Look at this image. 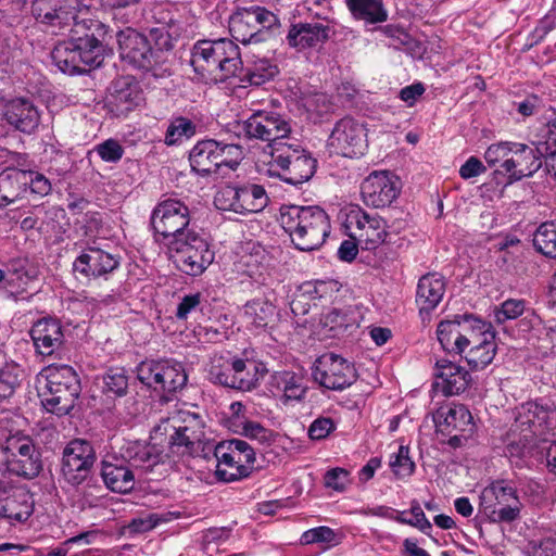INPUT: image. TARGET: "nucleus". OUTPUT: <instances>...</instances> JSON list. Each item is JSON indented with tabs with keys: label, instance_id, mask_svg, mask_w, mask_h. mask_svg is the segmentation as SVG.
I'll return each instance as SVG.
<instances>
[{
	"label": "nucleus",
	"instance_id": "nucleus-42",
	"mask_svg": "<svg viewBox=\"0 0 556 556\" xmlns=\"http://www.w3.org/2000/svg\"><path fill=\"white\" fill-rule=\"evenodd\" d=\"M8 468L11 472L16 476L24 477L26 479H33L37 477L42 469V462L39 451L36 446L29 452H24L17 457L13 458L8 463Z\"/></svg>",
	"mask_w": 556,
	"mask_h": 556
},
{
	"label": "nucleus",
	"instance_id": "nucleus-34",
	"mask_svg": "<svg viewBox=\"0 0 556 556\" xmlns=\"http://www.w3.org/2000/svg\"><path fill=\"white\" fill-rule=\"evenodd\" d=\"M217 141L206 139L197 142L189 153V162L193 172L200 176H208L219 172Z\"/></svg>",
	"mask_w": 556,
	"mask_h": 556
},
{
	"label": "nucleus",
	"instance_id": "nucleus-60",
	"mask_svg": "<svg viewBox=\"0 0 556 556\" xmlns=\"http://www.w3.org/2000/svg\"><path fill=\"white\" fill-rule=\"evenodd\" d=\"M23 369L13 361L0 363V380L20 387Z\"/></svg>",
	"mask_w": 556,
	"mask_h": 556
},
{
	"label": "nucleus",
	"instance_id": "nucleus-14",
	"mask_svg": "<svg viewBox=\"0 0 556 556\" xmlns=\"http://www.w3.org/2000/svg\"><path fill=\"white\" fill-rule=\"evenodd\" d=\"M484 320L473 315L455 316L453 320H442L437 327V337L442 349L450 355L463 356L466 349L475 341V333H481Z\"/></svg>",
	"mask_w": 556,
	"mask_h": 556
},
{
	"label": "nucleus",
	"instance_id": "nucleus-27",
	"mask_svg": "<svg viewBox=\"0 0 556 556\" xmlns=\"http://www.w3.org/2000/svg\"><path fill=\"white\" fill-rule=\"evenodd\" d=\"M492 325L484 321L481 333H475V341L466 349L464 357L472 370H482L492 363L496 354L495 333Z\"/></svg>",
	"mask_w": 556,
	"mask_h": 556
},
{
	"label": "nucleus",
	"instance_id": "nucleus-36",
	"mask_svg": "<svg viewBox=\"0 0 556 556\" xmlns=\"http://www.w3.org/2000/svg\"><path fill=\"white\" fill-rule=\"evenodd\" d=\"M244 316L251 327L265 330L278 320L276 306L266 299H254L244 305Z\"/></svg>",
	"mask_w": 556,
	"mask_h": 556
},
{
	"label": "nucleus",
	"instance_id": "nucleus-29",
	"mask_svg": "<svg viewBox=\"0 0 556 556\" xmlns=\"http://www.w3.org/2000/svg\"><path fill=\"white\" fill-rule=\"evenodd\" d=\"M330 30L329 25L319 22H299L289 27L286 40L289 47L303 51L326 42Z\"/></svg>",
	"mask_w": 556,
	"mask_h": 556
},
{
	"label": "nucleus",
	"instance_id": "nucleus-5",
	"mask_svg": "<svg viewBox=\"0 0 556 556\" xmlns=\"http://www.w3.org/2000/svg\"><path fill=\"white\" fill-rule=\"evenodd\" d=\"M38 379V395L43 408L56 416H65L74 408L79 397L80 381L68 365H50Z\"/></svg>",
	"mask_w": 556,
	"mask_h": 556
},
{
	"label": "nucleus",
	"instance_id": "nucleus-33",
	"mask_svg": "<svg viewBox=\"0 0 556 556\" xmlns=\"http://www.w3.org/2000/svg\"><path fill=\"white\" fill-rule=\"evenodd\" d=\"M101 477L108 489L117 493H128L135 488V472L122 458L115 462L103 460Z\"/></svg>",
	"mask_w": 556,
	"mask_h": 556
},
{
	"label": "nucleus",
	"instance_id": "nucleus-17",
	"mask_svg": "<svg viewBox=\"0 0 556 556\" xmlns=\"http://www.w3.org/2000/svg\"><path fill=\"white\" fill-rule=\"evenodd\" d=\"M190 212L179 200L167 199L159 203L151 216L154 231L167 241L181 239L189 230Z\"/></svg>",
	"mask_w": 556,
	"mask_h": 556
},
{
	"label": "nucleus",
	"instance_id": "nucleus-54",
	"mask_svg": "<svg viewBox=\"0 0 556 556\" xmlns=\"http://www.w3.org/2000/svg\"><path fill=\"white\" fill-rule=\"evenodd\" d=\"M526 312L523 300L508 299L494 308V319L497 324H504L509 319H516Z\"/></svg>",
	"mask_w": 556,
	"mask_h": 556
},
{
	"label": "nucleus",
	"instance_id": "nucleus-48",
	"mask_svg": "<svg viewBox=\"0 0 556 556\" xmlns=\"http://www.w3.org/2000/svg\"><path fill=\"white\" fill-rule=\"evenodd\" d=\"M533 244L545 256L556 258V223H543L534 233Z\"/></svg>",
	"mask_w": 556,
	"mask_h": 556
},
{
	"label": "nucleus",
	"instance_id": "nucleus-58",
	"mask_svg": "<svg viewBox=\"0 0 556 556\" xmlns=\"http://www.w3.org/2000/svg\"><path fill=\"white\" fill-rule=\"evenodd\" d=\"M27 190L31 193L45 197L51 192V184L42 174L33 170H26Z\"/></svg>",
	"mask_w": 556,
	"mask_h": 556
},
{
	"label": "nucleus",
	"instance_id": "nucleus-39",
	"mask_svg": "<svg viewBox=\"0 0 556 556\" xmlns=\"http://www.w3.org/2000/svg\"><path fill=\"white\" fill-rule=\"evenodd\" d=\"M123 459L132 470H150L160 463L161 452L155 445L135 442L126 447Z\"/></svg>",
	"mask_w": 556,
	"mask_h": 556
},
{
	"label": "nucleus",
	"instance_id": "nucleus-46",
	"mask_svg": "<svg viewBox=\"0 0 556 556\" xmlns=\"http://www.w3.org/2000/svg\"><path fill=\"white\" fill-rule=\"evenodd\" d=\"M238 357L229 359L218 358L213 362L208 370V378L215 384L235 389L236 374L233 371Z\"/></svg>",
	"mask_w": 556,
	"mask_h": 556
},
{
	"label": "nucleus",
	"instance_id": "nucleus-32",
	"mask_svg": "<svg viewBox=\"0 0 556 556\" xmlns=\"http://www.w3.org/2000/svg\"><path fill=\"white\" fill-rule=\"evenodd\" d=\"M30 337L36 351L43 356H50L63 343V331L55 318L39 319L30 329Z\"/></svg>",
	"mask_w": 556,
	"mask_h": 556
},
{
	"label": "nucleus",
	"instance_id": "nucleus-12",
	"mask_svg": "<svg viewBox=\"0 0 556 556\" xmlns=\"http://www.w3.org/2000/svg\"><path fill=\"white\" fill-rule=\"evenodd\" d=\"M137 377L149 388L162 392L166 401L181 390L188 380L180 363L172 361H144L137 367Z\"/></svg>",
	"mask_w": 556,
	"mask_h": 556
},
{
	"label": "nucleus",
	"instance_id": "nucleus-35",
	"mask_svg": "<svg viewBox=\"0 0 556 556\" xmlns=\"http://www.w3.org/2000/svg\"><path fill=\"white\" fill-rule=\"evenodd\" d=\"M26 192V169L8 167L0 173V207L20 200Z\"/></svg>",
	"mask_w": 556,
	"mask_h": 556
},
{
	"label": "nucleus",
	"instance_id": "nucleus-21",
	"mask_svg": "<svg viewBox=\"0 0 556 556\" xmlns=\"http://www.w3.org/2000/svg\"><path fill=\"white\" fill-rule=\"evenodd\" d=\"M94 462L92 444L84 439H74L63 448L62 476L70 484L79 485L87 479Z\"/></svg>",
	"mask_w": 556,
	"mask_h": 556
},
{
	"label": "nucleus",
	"instance_id": "nucleus-22",
	"mask_svg": "<svg viewBox=\"0 0 556 556\" xmlns=\"http://www.w3.org/2000/svg\"><path fill=\"white\" fill-rule=\"evenodd\" d=\"M119 266V256L99 245L87 247L73 263L77 277L87 280L106 278Z\"/></svg>",
	"mask_w": 556,
	"mask_h": 556
},
{
	"label": "nucleus",
	"instance_id": "nucleus-53",
	"mask_svg": "<svg viewBox=\"0 0 556 556\" xmlns=\"http://www.w3.org/2000/svg\"><path fill=\"white\" fill-rule=\"evenodd\" d=\"M218 445L223 446L226 451L233 455L236 459L247 466H250L255 462V453L253 448L243 440L232 439L223 441L218 443Z\"/></svg>",
	"mask_w": 556,
	"mask_h": 556
},
{
	"label": "nucleus",
	"instance_id": "nucleus-9",
	"mask_svg": "<svg viewBox=\"0 0 556 556\" xmlns=\"http://www.w3.org/2000/svg\"><path fill=\"white\" fill-rule=\"evenodd\" d=\"M169 257L186 275L200 276L214 261V252L205 238L188 230L181 239L166 241Z\"/></svg>",
	"mask_w": 556,
	"mask_h": 556
},
{
	"label": "nucleus",
	"instance_id": "nucleus-15",
	"mask_svg": "<svg viewBox=\"0 0 556 556\" xmlns=\"http://www.w3.org/2000/svg\"><path fill=\"white\" fill-rule=\"evenodd\" d=\"M242 130L249 139L270 142L271 151L281 148L290 132L291 125L279 113L267 110H255L243 122Z\"/></svg>",
	"mask_w": 556,
	"mask_h": 556
},
{
	"label": "nucleus",
	"instance_id": "nucleus-19",
	"mask_svg": "<svg viewBox=\"0 0 556 556\" xmlns=\"http://www.w3.org/2000/svg\"><path fill=\"white\" fill-rule=\"evenodd\" d=\"M268 202L269 198L264 187L256 184L227 187L215 198L219 210H228L243 215L263 211Z\"/></svg>",
	"mask_w": 556,
	"mask_h": 556
},
{
	"label": "nucleus",
	"instance_id": "nucleus-56",
	"mask_svg": "<svg viewBox=\"0 0 556 556\" xmlns=\"http://www.w3.org/2000/svg\"><path fill=\"white\" fill-rule=\"evenodd\" d=\"M94 151L101 160L109 163L118 162L124 154L123 147L114 139H108L102 143L97 144Z\"/></svg>",
	"mask_w": 556,
	"mask_h": 556
},
{
	"label": "nucleus",
	"instance_id": "nucleus-49",
	"mask_svg": "<svg viewBox=\"0 0 556 556\" xmlns=\"http://www.w3.org/2000/svg\"><path fill=\"white\" fill-rule=\"evenodd\" d=\"M35 444L28 435H24L20 431L10 433L1 443V451L5 455L7 464L13 460L24 452H29L34 448Z\"/></svg>",
	"mask_w": 556,
	"mask_h": 556
},
{
	"label": "nucleus",
	"instance_id": "nucleus-50",
	"mask_svg": "<svg viewBox=\"0 0 556 556\" xmlns=\"http://www.w3.org/2000/svg\"><path fill=\"white\" fill-rule=\"evenodd\" d=\"M103 392L115 396H124L128 390V376L124 368H110L102 377Z\"/></svg>",
	"mask_w": 556,
	"mask_h": 556
},
{
	"label": "nucleus",
	"instance_id": "nucleus-62",
	"mask_svg": "<svg viewBox=\"0 0 556 556\" xmlns=\"http://www.w3.org/2000/svg\"><path fill=\"white\" fill-rule=\"evenodd\" d=\"M349 483V471L342 468H333L325 475V485L336 491H343Z\"/></svg>",
	"mask_w": 556,
	"mask_h": 556
},
{
	"label": "nucleus",
	"instance_id": "nucleus-59",
	"mask_svg": "<svg viewBox=\"0 0 556 556\" xmlns=\"http://www.w3.org/2000/svg\"><path fill=\"white\" fill-rule=\"evenodd\" d=\"M336 429V424L330 417H318L308 428V437L312 440L326 439Z\"/></svg>",
	"mask_w": 556,
	"mask_h": 556
},
{
	"label": "nucleus",
	"instance_id": "nucleus-64",
	"mask_svg": "<svg viewBox=\"0 0 556 556\" xmlns=\"http://www.w3.org/2000/svg\"><path fill=\"white\" fill-rule=\"evenodd\" d=\"M517 112L523 117L532 116L542 108V100L535 94H529L516 103Z\"/></svg>",
	"mask_w": 556,
	"mask_h": 556
},
{
	"label": "nucleus",
	"instance_id": "nucleus-45",
	"mask_svg": "<svg viewBox=\"0 0 556 556\" xmlns=\"http://www.w3.org/2000/svg\"><path fill=\"white\" fill-rule=\"evenodd\" d=\"M510 151L511 141H501L491 144L484 152V160L491 167H497L496 172L507 176L510 182Z\"/></svg>",
	"mask_w": 556,
	"mask_h": 556
},
{
	"label": "nucleus",
	"instance_id": "nucleus-3",
	"mask_svg": "<svg viewBox=\"0 0 556 556\" xmlns=\"http://www.w3.org/2000/svg\"><path fill=\"white\" fill-rule=\"evenodd\" d=\"M190 64L205 83L225 81L242 71L240 49L229 39L198 41Z\"/></svg>",
	"mask_w": 556,
	"mask_h": 556
},
{
	"label": "nucleus",
	"instance_id": "nucleus-11",
	"mask_svg": "<svg viewBox=\"0 0 556 556\" xmlns=\"http://www.w3.org/2000/svg\"><path fill=\"white\" fill-rule=\"evenodd\" d=\"M164 430H173L169 435L168 446L172 453L177 455H191L195 446L204 437V422L202 417L189 409H178L162 422Z\"/></svg>",
	"mask_w": 556,
	"mask_h": 556
},
{
	"label": "nucleus",
	"instance_id": "nucleus-52",
	"mask_svg": "<svg viewBox=\"0 0 556 556\" xmlns=\"http://www.w3.org/2000/svg\"><path fill=\"white\" fill-rule=\"evenodd\" d=\"M217 151L219 170L223 167H227L228 169L233 170L243 159L242 148L238 144H229L217 141Z\"/></svg>",
	"mask_w": 556,
	"mask_h": 556
},
{
	"label": "nucleus",
	"instance_id": "nucleus-61",
	"mask_svg": "<svg viewBox=\"0 0 556 556\" xmlns=\"http://www.w3.org/2000/svg\"><path fill=\"white\" fill-rule=\"evenodd\" d=\"M304 108L308 112H314L318 115H323L330 110V101L325 93H313L304 99Z\"/></svg>",
	"mask_w": 556,
	"mask_h": 556
},
{
	"label": "nucleus",
	"instance_id": "nucleus-51",
	"mask_svg": "<svg viewBox=\"0 0 556 556\" xmlns=\"http://www.w3.org/2000/svg\"><path fill=\"white\" fill-rule=\"evenodd\" d=\"M409 513L412 517H405V511L399 513L394 520L403 523V525H409L412 527L417 528L421 532L426 534H430V530L432 529L431 522L427 519L420 504L417 501H413L410 504Z\"/></svg>",
	"mask_w": 556,
	"mask_h": 556
},
{
	"label": "nucleus",
	"instance_id": "nucleus-2",
	"mask_svg": "<svg viewBox=\"0 0 556 556\" xmlns=\"http://www.w3.org/2000/svg\"><path fill=\"white\" fill-rule=\"evenodd\" d=\"M279 224L293 245L305 252L319 249L331 229L328 214L316 205H283Z\"/></svg>",
	"mask_w": 556,
	"mask_h": 556
},
{
	"label": "nucleus",
	"instance_id": "nucleus-10",
	"mask_svg": "<svg viewBox=\"0 0 556 556\" xmlns=\"http://www.w3.org/2000/svg\"><path fill=\"white\" fill-rule=\"evenodd\" d=\"M271 162L268 173L287 184L296 186L312 178L316 161L304 153L299 144H285L270 152Z\"/></svg>",
	"mask_w": 556,
	"mask_h": 556
},
{
	"label": "nucleus",
	"instance_id": "nucleus-20",
	"mask_svg": "<svg viewBox=\"0 0 556 556\" xmlns=\"http://www.w3.org/2000/svg\"><path fill=\"white\" fill-rule=\"evenodd\" d=\"M330 153L345 157L363 155L367 148L365 126L352 117L338 121L328 138Z\"/></svg>",
	"mask_w": 556,
	"mask_h": 556
},
{
	"label": "nucleus",
	"instance_id": "nucleus-26",
	"mask_svg": "<svg viewBox=\"0 0 556 556\" xmlns=\"http://www.w3.org/2000/svg\"><path fill=\"white\" fill-rule=\"evenodd\" d=\"M31 13L40 23L63 27L76 22V0H34Z\"/></svg>",
	"mask_w": 556,
	"mask_h": 556
},
{
	"label": "nucleus",
	"instance_id": "nucleus-23",
	"mask_svg": "<svg viewBox=\"0 0 556 556\" xmlns=\"http://www.w3.org/2000/svg\"><path fill=\"white\" fill-rule=\"evenodd\" d=\"M400 193L399 179L389 172H372L361 185V194L366 205L384 207Z\"/></svg>",
	"mask_w": 556,
	"mask_h": 556
},
{
	"label": "nucleus",
	"instance_id": "nucleus-41",
	"mask_svg": "<svg viewBox=\"0 0 556 556\" xmlns=\"http://www.w3.org/2000/svg\"><path fill=\"white\" fill-rule=\"evenodd\" d=\"M352 17L367 24H379L388 20L382 0H344Z\"/></svg>",
	"mask_w": 556,
	"mask_h": 556
},
{
	"label": "nucleus",
	"instance_id": "nucleus-1",
	"mask_svg": "<svg viewBox=\"0 0 556 556\" xmlns=\"http://www.w3.org/2000/svg\"><path fill=\"white\" fill-rule=\"evenodd\" d=\"M514 422L505 433V454L521 458L530 453L538 438L556 433V407L553 403L528 401L515 408Z\"/></svg>",
	"mask_w": 556,
	"mask_h": 556
},
{
	"label": "nucleus",
	"instance_id": "nucleus-4",
	"mask_svg": "<svg viewBox=\"0 0 556 556\" xmlns=\"http://www.w3.org/2000/svg\"><path fill=\"white\" fill-rule=\"evenodd\" d=\"M103 46L89 31L86 23L75 22L70 38L59 42L51 52L54 64L68 75L86 73L103 62Z\"/></svg>",
	"mask_w": 556,
	"mask_h": 556
},
{
	"label": "nucleus",
	"instance_id": "nucleus-63",
	"mask_svg": "<svg viewBox=\"0 0 556 556\" xmlns=\"http://www.w3.org/2000/svg\"><path fill=\"white\" fill-rule=\"evenodd\" d=\"M486 167L476 156H470L459 168V176L463 179H470L484 173Z\"/></svg>",
	"mask_w": 556,
	"mask_h": 556
},
{
	"label": "nucleus",
	"instance_id": "nucleus-47",
	"mask_svg": "<svg viewBox=\"0 0 556 556\" xmlns=\"http://www.w3.org/2000/svg\"><path fill=\"white\" fill-rule=\"evenodd\" d=\"M197 132V125L184 116L174 117L165 132L164 142L167 146H175L185 139H190Z\"/></svg>",
	"mask_w": 556,
	"mask_h": 556
},
{
	"label": "nucleus",
	"instance_id": "nucleus-57",
	"mask_svg": "<svg viewBox=\"0 0 556 556\" xmlns=\"http://www.w3.org/2000/svg\"><path fill=\"white\" fill-rule=\"evenodd\" d=\"M152 13H153V18H155V21L162 25V27H159V28H154L151 30L152 34L154 35H157L160 34L159 38L160 39H163L164 38V42L163 43H159V46H163L164 48L166 49H169L170 48V45L168 42V33L166 31L165 36H164V30H165V26H169L172 23H173V17L170 15V12L165 10L163 7L159 5V7H155L153 10H152Z\"/></svg>",
	"mask_w": 556,
	"mask_h": 556
},
{
	"label": "nucleus",
	"instance_id": "nucleus-8",
	"mask_svg": "<svg viewBox=\"0 0 556 556\" xmlns=\"http://www.w3.org/2000/svg\"><path fill=\"white\" fill-rule=\"evenodd\" d=\"M229 33L242 45L258 43L280 28L278 16L264 7L238 8L229 17Z\"/></svg>",
	"mask_w": 556,
	"mask_h": 556
},
{
	"label": "nucleus",
	"instance_id": "nucleus-13",
	"mask_svg": "<svg viewBox=\"0 0 556 556\" xmlns=\"http://www.w3.org/2000/svg\"><path fill=\"white\" fill-rule=\"evenodd\" d=\"M521 506L516 490L496 481L481 492L479 513L490 522H511L518 519Z\"/></svg>",
	"mask_w": 556,
	"mask_h": 556
},
{
	"label": "nucleus",
	"instance_id": "nucleus-28",
	"mask_svg": "<svg viewBox=\"0 0 556 556\" xmlns=\"http://www.w3.org/2000/svg\"><path fill=\"white\" fill-rule=\"evenodd\" d=\"M437 431L443 435L453 432H471L473 430L472 416L463 404L451 403L439 407L433 414Z\"/></svg>",
	"mask_w": 556,
	"mask_h": 556
},
{
	"label": "nucleus",
	"instance_id": "nucleus-6",
	"mask_svg": "<svg viewBox=\"0 0 556 556\" xmlns=\"http://www.w3.org/2000/svg\"><path fill=\"white\" fill-rule=\"evenodd\" d=\"M121 59L130 66L150 73L155 78L169 75L165 66L163 46L153 49L148 38L131 27L116 35Z\"/></svg>",
	"mask_w": 556,
	"mask_h": 556
},
{
	"label": "nucleus",
	"instance_id": "nucleus-18",
	"mask_svg": "<svg viewBox=\"0 0 556 556\" xmlns=\"http://www.w3.org/2000/svg\"><path fill=\"white\" fill-rule=\"evenodd\" d=\"M312 376L323 388L341 391L356 381L354 365L334 353H326L314 363Z\"/></svg>",
	"mask_w": 556,
	"mask_h": 556
},
{
	"label": "nucleus",
	"instance_id": "nucleus-24",
	"mask_svg": "<svg viewBox=\"0 0 556 556\" xmlns=\"http://www.w3.org/2000/svg\"><path fill=\"white\" fill-rule=\"evenodd\" d=\"M0 114L11 127L24 134L34 132L40 123L37 105L25 97L1 102Z\"/></svg>",
	"mask_w": 556,
	"mask_h": 556
},
{
	"label": "nucleus",
	"instance_id": "nucleus-40",
	"mask_svg": "<svg viewBox=\"0 0 556 556\" xmlns=\"http://www.w3.org/2000/svg\"><path fill=\"white\" fill-rule=\"evenodd\" d=\"M33 511L34 503L24 492L0 498V518H5L11 523L25 522L33 515Z\"/></svg>",
	"mask_w": 556,
	"mask_h": 556
},
{
	"label": "nucleus",
	"instance_id": "nucleus-43",
	"mask_svg": "<svg viewBox=\"0 0 556 556\" xmlns=\"http://www.w3.org/2000/svg\"><path fill=\"white\" fill-rule=\"evenodd\" d=\"M236 374L235 389L240 391H250L254 389L261 377L264 375V369L261 370V365L255 362L237 359V365L233 369Z\"/></svg>",
	"mask_w": 556,
	"mask_h": 556
},
{
	"label": "nucleus",
	"instance_id": "nucleus-7",
	"mask_svg": "<svg viewBox=\"0 0 556 556\" xmlns=\"http://www.w3.org/2000/svg\"><path fill=\"white\" fill-rule=\"evenodd\" d=\"M556 151V118L553 124L545 125L538 140L532 146L511 142L510 151V182L531 177L543 165L547 169L549 152Z\"/></svg>",
	"mask_w": 556,
	"mask_h": 556
},
{
	"label": "nucleus",
	"instance_id": "nucleus-16",
	"mask_svg": "<svg viewBox=\"0 0 556 556\" xmlns=\"http://www.w3.org/2000/svg\"><path fill=\"white\" fill-rule=\"evenodd\" d=\"M345 227L350 230V238L356 240L363 249L375 250L386 241L389 226L383 218L356 210L348 215ZM390 227L400 231L404 222L393 223Z\"/></svg>",
	"mask_w": 556,
	"mask_h": 556
},
{
	"label": "nucleus",
	"instance_id": "nucleus-44",
	"mask_svg": "<svg viewBox=\"0 0 556 556\" xmlns=\"http://www.w3.org/2000/svg\"><path fill=\"white\" fill-rule=\"evenodd\" d=\"M241 83L253 86H261L271 80L277 74V66L268 59H258L252 63L247 70H242Z\"/></svg>",
	"mask_w": 556,
	"mask_h": 556
},
{
	"label": "nucleus",
	"instance_id": "nucleus-38",
	"mask_svg": "<svg viewBox=\"0 0 556 556\" xmlns=\"http://www.w3.org/2000/svg\"><path fill=\"white\" fill-rule=\"evenodd\" d=\"M214 456L217 460L215 475L218 480L231 482L250 475V467L240 463L233 455L218 444L214 446Z\"/></svg>",
	"mask_w": 556,
	"mask_h": 556
},
{
	"label": "nucleus",
	"instance_id": "nucleus-55",
	"mask_svg": "<svg viewBox=\"0 0 556 556\" xmlns=\"http://www.w3.org/2000/svg\"><path fill=\"white\" fill-rule=\"evenodd\" d=\"M390 466L397 477L410 476L414 472L415 464L409 457V448L401 445L397 454L391 457Z\"/></svg>",
	"mask_w": 556,
	"mask_h": 556
},
{
	"label": "nucleus",
	"instance_id": "nucleus-37",
	"mask_svg": "<svg viewBox=\"0 0 556 556\" xmlns=\"http://www.w3.org/2000/svg\"><path fill=\"white\" fill-rule=\"evenodd\" d=\"M271 386L276 392L280 394L285 403L302 401L306 393L303 377L293 371L285 370L275 372L273 375Z\"/></svg>",
	"mask_w": 556,
	"mask_h": 556
},
{
	"label": "nucleus",
	"instance_id": "nucleus-25",
	"mask_svg": "<svg viewBox=\"0 0 556 556\" xmlns=\"http://www.w3.org/2000/svg\"><path fill=\"white\" fill-rule=\"evenodd\" d=\"M109 106L117 115H125L143 101L142 90L131 76H122L113 80L110 87Z\"/></svg>",
	"mask_w": 556,
	"mask_h": 556
},
{
	"label": "nucleus",
	"instance_id": "nucleus-30",
	"mask_svg": "<svg viewBox=\"0 0 556 556\" xmlns=\"http://www.w3.org/2000/svg\"><path fill=\"white\" fill-rule=\"evenodd\" d=\"M435 389H441L446 396L464 392L470 382V375L462 366L448 361L440 359L435 363Z\"/></svg>",
	"mask_w": 556,
	"mask_h": 556
},
{
	"label": "nucleus",
	"instance_id": "nucleus-31",
	"mask_svg": "<svg viewBox=\"0 0 556 556\" xmlns=\"http://www.w3.org/2000/svg\"><path fill=\"white\" fill-rule=\"evenodd\" d=\"M445 293L444 277L430 273L422 276L417 285L416 303L419 307V314L425 321L430 318V312L433 311Z\"/></svg>",
	"mask_w": 556,
	"mask_h": 556
}]
</instances>
